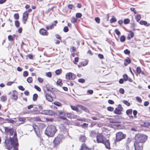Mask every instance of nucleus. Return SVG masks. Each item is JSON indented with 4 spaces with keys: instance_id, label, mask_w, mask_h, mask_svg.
Listing matches in <instances>:
<instances>
[{
    "instance_id": "obj_27",
    "label": "nucleus",
    "mask_w": 150,
    "mask_h": 150,
    "mask_svg": "<svg viewBox=\"0 0 150 150\" xmlns=\"http://www.w3.org/2000/svg\"><path fill=\"white\" fill-rule=\"evenodd\" d=\"M53 23L49 26L50 29H52L54 26L56 25V24L57 23V21H54Z\"/></svg>"
},
{
    "instance_id": "obj_38",
    "label": "nucleus",
    "mask_w": 150,
    "mask_h": 150,
    "mask_svg": "<svg viewBox=\"0 0 150 150\" xmlns=\"http://www.w3.org/2000/svg\"><path fill=\"white\" fill-rule=\"evenodd\" d=\"M76 118H76L77 119V120H78L80 121H83V122H85L86 121V119L84 118H78V116H77Z\"/></svg>"
},
{
    "instance_id": "obj_16",
    "label": "nucleus",
    "mask_w": 150,
    "mask_h": 150,
    "mask_svg": "<svg viewBox=\"0 0 150 150\" xmlns=\"http://www.w3.org/2000/svg\"><path fill=\"white\" fill-rule=\"evenodd\" d=\"M102 143L104 144L107 148L108 149L110 148V144L108 140L105 139L103 143Z\"/></svg>"
},
{
    "instance_id": "obj_24",
    "label": "nucleus",
    "mask_w": 150,
    "mask_h": 150,
    "mask_svg": "<svg viewBox=\"0 0 150 150\" xmlns=\"http://www.w3.org/2000/svg\"><path fill=\"white\" fill-rule=\"evenodd\" d=\"M19 121L22 122L20 124H22L24 123L26 121V119L24 117H20L18 118Z\"/></svg>"
},
{
    "instance_id": "obj_52",
    "label": "nucleus",
    "mask_w": 150,
    "mask_h": 150,
    "mask_svg": "<svg viewBox=\"0 0 150 150\" xmlns=\"http://www.w3.org/2000/svg\"><path fill=\"white\" fill-rule=\"evenodd\" d=\"M115 32L117 35H119L120 34V31L117 29H116L115 30Z\"/></svg>"
},
{
    "instance_id": "obj_22",
    "label": "nucleus",
    "mask_w": 150,
    "mask_h": 150,
    "mask_svg": "<svg viewBox=\"0 0 150 150\" xmlns=\"http://www.w3.org/2000/svg\"><path fill=\"white\" fill-rule=\"evenodd\" d=\"M79 140L82 142H84L86 140V138L84 135H80Z\"/></svg>"
},
{
    "instance_id": "obj_1",
    "label": "nucleus",
    "mask_w": 150,
    "mask_h": 150,
    "mask_svg": "<svg viewBox=\"0 0 150 150\" xmlns=\"http://www.w3.org/2000/svg\"><path fill=\"white\" fill-rule=\"evenodd\" d=\"M16 136L17 134L15 133L14 136L11 137L9 139H7L5 140L4 145L6 149L10 150L13 146L14 150H18V143Z\"/></svg>"
},
{
    "instance_id": "obj_19",
    "label": "nucleus",
    "mask_w": 150,
    "mask_h": 150,
    "mask_svg": "<svg viewBox=\"0 0 150 150\" xmlns=\"http://www.w3.org/2000/svg\"><path fill=\"white\" fill-rule=\"evenodd\" d=\"M80 150H91L90 149L87 147L85 144L83 143L81 146V148Z\"/></svg>"
},
{
    "instance_id": "obj_28",
    "label": "nucleus",
    "mask_w": 150,
    "mask_h": 150,
    "mask_svg": "<svg viewBox=\"0 0 150 150\" xmlns=\"http://www.w3.org/2000/svg\"><path fill=\"white\" fill-rule=\"evenodd\" d=\"M57 85L61 86L63 84V83H62V80L60 79H58L57 81Z\"/></svg>"
},
{
    "instance_id": "obj_51",
    "label": "nucleus",
    "mask_w": 150,
    "mask_h": 150,
    "mask_svg": "<svg viewBox=\"0 0 150 150\" xmlns=\"http://www.w3.org/2000/svg\"><path fill=\"white\" fill-rule=\"evenodd\" d=\"M8 39L9 41H13L14 40V38H13V36L11 35H9L8 36Z\"/></svg>"
},
{
    "instance_id": "obj_50",
    "label": "nucleus",
    "mask_w": 150,
    "mask_h": 150,
    "mask_svg": "<svg viewBox=\"0 0 150 150\" xmlns=\"http://www.w3.org/2000/svg\"><path fill=\"white\" fill-rule=\"evenodd\" d=\"M14 18L15 19L18 20L19 19V16L18 14L16 13L14 15Z\"/></svg>"
},
{
    "instance_id": "obj_23",
    "label": "nucleus",
    "mask_w": 150,
    "mask_h": 150,
    "mask_svg": "<svg viewBox=\"0 0 150 150\" xmlns=\"http://www.w3.org/2000/svg\"><path fill=\"white\" fill-rule=\"evenodd\" d=\"M43 90L45 94H46V93H48L47 91L50 92V88H48L47 86L43 88Z\"/></svg>"
},
{
    "instance_id": "obj_10",
    "label": "nucleus",
    "mask_w": 150,
    "mask_h": 150,
    "mask_svg": "<svg viewBox=\"0 0 150 150\" xmlns=\"http://www.w3.org/2000/svg\"><path fill=\"white\" fill-rule=\"evenodd\" d=\"M16 91H13L8 93V95H11V98L12 99L16 100L18 98V96L16 94Z\"/></svg>"
},
{
    "instance_id": "obj_9",
    "label": "nucleus",
    "mask_w": 150,
    "mask_h": 150,
    "mask_svg": "<svg viewBox=\"0 0 150 150\" xmlns=\"http://www.w3.org/2000/svg\"><path fill=\"white\" fill-rule=\"evenodd\" d=\"M123 108L120 105H119L116 108L114 111L115 114L120 115L121 113V112Z\"/></svg>"
},
{
    "instance_id": "obj_30",
    "label": "nucleus",
    "mask_w": 150,
    "mask_h": 150,
    "mask_svg": "<svg viewBox=\"0 0 150 150\" xmlns=\"http://www.w3.org/2000/svg\"><path fill=\"white\" fill-rule=\"evenodd\" d=\"M71 108L73 110L78 111L79 110V108L76 106H73L72 105L71 106Z\"/></svg>"
},
{
    "instance_id": "obj_47",
    "label": "nucleus",
    "mask_w": 150,
    "mask_h": 150,
    "mask_svg": "<svg viewBox=\"0 0 150 150\" xmlns=\"http://www.w3.org/2000/svg\"><path fill=\"white\" fill-rule=\"evenodd\" d=\"M78 81L80 83H83L85 82V80L83 79H78Z\"/></svg>"
},
{
    "instance_id": "obj_6",
    "label": "nucleus",
    "mask_w": 150,
    "mask_h": 150,
    "mask_svg": "<svg viewBox=\"0 0 150 150\" xmlns=\"http://www.w3.org/2000/svg\"><path fill=\"white\" fill-rule=\"evenodd\" d=\"M105 139V137L101 133H99L96 136V141L98 143H103Z\"/></svg>"
},
{
    "instance_id": "obj_25",
    "label": "nucleus",
    "mask_w": 150,
    "mask_h": 150,
    "mask_svg": "<svg viewBox=\"0 0 150 150\" xmlns=\"http://www.w3.org/2000/svg\"><path fill=\"white\" fill-rule=\"evenodd\" d=\"M134 33L132 32H130L128 34V36L127 37L128 39L129 40L133 38L134 36Z\"/></svg>"
},
{
    "instance_id": "obj_4",
    "label": "nucleus",
    "mask_w": 150,
    "mask_h": 150,
    "mask_svg": "<svg viewBox=\"0 0 150 150\" xmlns=\"http://www.w3.org/2000/svg\"><path fill=\"white\" fill-rule=\"evenodd\" d=\"M63 137L62 135H59L54 138L53 141V146L54 147L59 144L62 142Z\"/></svg>"
},
{
    "instance_id": "obj_34",
    "label": "nucleus",
    "mask_w": 150,
    "mask_h": 150,
    "mask_svg": "<svg viewBox=\"0 0 150 150\" xmlns=\"http://www.w3.org/2000/svg\"><path fill=\"white\" fill-rule=\"evenodd\" d=\"M120 40L122 42H124L125 40V37L124 35L122 36L120 38Z\"/></svg>"
},
{
    "instance_id": "obj_26",
    "label": "nucleus",
    "mask_w": 150,
    "mask_h": 150,
    "mask_svg": "<svg viewBox=\"0 0 150 150\" xmlns=\"http://www.w3.org/2000/svg\"><path fill=\"white\" fill-rule=\"evenodd\" d=\"M1 100L3 102H5L7 100L6 96H2L1 98Z\"/></svg>"
},
{
    "instance_id": "obj_62",
    "label": "nucleus",
    "mask_w": 150,
    "mask_h": 150,
    "mask_svg": "<svg viewBox=\"0 0 150 150\" xmlns=\"http://www.w3.org/2000/svg\"><path fill=\"white\" fill-rule=\"evenodd\" d=\"M125 61L126 62H127L129 64L131 62V60L128 57H127L126 59H125Z\"/></svg>"
},
{
    "instance_id": "obj_43",
    "label": "nucleus",
    "mask_w": 150,
    "mask_h": 150,
    "mask_svg": "<svg viewBox=\"0 0 150 150\" xmlns=\"http://www.w3.org/2000/svg\"><path fill=\"white\" fill-rule=\"evenodd\" d=\"M34 88L36 90H37L38 91L40 92L41 91V88L38 86L37 85H35Z\"/></svg>"
},
{
    "instance_id": "obj_46",
    "label": "nucleus",
    "mask_w": 150,
    "mask_h": 150,
    "mask_svg": "<svg viewBox=\"0 0 150 150\" xmlns=\"http://www.w3.org/2000/svg\"><path fill=\"white\" fill-rule=\"evenodd\" d=\"M136 98L137 101H138L139 103H142V100L140 97L138 96H137L136 97Z\"/></svg>"
},
{
    "instance_id": "obj_37",
    "label": "nucleus",
    "mask_w": 150,
    "mask_h": 150,
    "mask_svg": "<svg viewBox=\"0 0 150 150\" xmlns=\"http://www.w3.org/2000/svg\"><path fill=\"white\" fill-rule=\"evenodd\" d=\"M76 118H76L77 119V120H78L80 121H83V122H85L86 121V119L84 118H78V116H77Z\"/></svg>"
},
{
    "instance_id": "obj_40",
    "label": "nucleus",
    "mask_w": 150,
    "mask_h": 150,
    "mask_svg": "<svg viewBox=\"0 0 150 150\" xmlns=\"http://www.w3.org/2000/svg\"><path fill=\"white\" fill-rule=\"evenodd\" d=\"M97 118H98L99 120L101 118H103V116L100 114H98L96 115Z\"/></svg>"
},
{
    "instance_id": "obj_5",
    "label": "nucleus",
    "mask_w": 150,
    "mask_h": 150,
    "mask_svg": "<svg viewBox=\"0 0 150 150\" xmlns=\"http://www.w3.org/2000/svg\"><path fill=\"white\" fill-rule=\"evenodd\" d=\"M126 137V135L124 134L122 132H119L116 134L115 142L121 141L122 139H124Z\"/></svg>"
},
{
    "instance_id": "obj_44",
    "label": "nucleus",
    "mask_w": 150,
    "mask_h": 150,
    "mask_svg": "<svg viewBox=\"0 0 150 150\" xmlns=\"http://www.w3.org/2000/svg\"><path fill=\"white\" fill-rule=\"evenodd\" d=\"M123 102L125 104V105H127L128 106H129L130 105V104L129 103L127 102V100H124L123 101Z\"/></svg>"
},
{
    "instance_id": "obj_14",
    "label": "nucleus",
    "mask_w": 150,
    "mask_h": 150,
    "mask_svg": "<svg viewBox=\"0 0 150 150\" xmlns=\"http://www.w3.org/2000/svg\"><path fill=\"white\" fill-rule=\"evenodd\" d=\"M28 14L27 12H25L23 14V20L24 21H23L24 24H25V21L27 20L28 18Z\"/></svg>"
},
{
    "instance_id": "obj_20",
    "label": "nucleus",
    "mask_w": 150,
    "mask_h": 150,
    "mask_svg": "<svg viewBox=\"0 0 150 150\" xmlns=\"http://www.w3.org/2000/svg\"><path fill=\"white\" fill-rule=\"evenodd\" d=\"M67 115L68 118L71 119L77 118V115L72 113H67Z\"/></svg>"
},
{
    "instance_id": "obj_60",
    "label": "nucleus",
    "mask_w": 150,
    "mask_h": 150,
    "mask_svg": "<svg viewBox=\"0 0 150 150\" xmlns=\"http://www.w3.org/2000/svg\"><path fill=\"white\" fill-rule=\"evenodd\" d=\"M35 120L36 121L40 122L41 120L39 117H36L35 118Z\"/></svg>"
},
{
    "instance_id": "obj_45",
    "label": "nucleus",
    "mask_w": 150,
    "mask_h": 150,
    "mask_svg": "<svg viewBox=\"0 0 150 150\" xmlns=\"http://www.w3.org/2000/svg\"><path fill=\"white\" fill-rule=\"evenodd\" d=\"M130 20L128 19H125L124 21V23L125 24H127L129 23Z\"/></svg>"
},
{
    "instance_id": "obj_17",
    "label": "nucleus",
    "mask_w": 150,
    "mask_h": 150,
    "mask_svg": "<svg viewBox=\"0 0 150 150\" xmlns=\"http://www.w3.org/2000/svg\"><path fill=\"white\" fill-rule=\"evenodd\" d=\"M78 106L82 110H83L85 112H86L87 113H89V111L88 109L86 108L84 106H83L82 105H78Z\"/></svg>"
},
{
    "instance_id": "obj_18",
    "label": "nucleus",
    "mask_w": 150,
    "mask_h": 150,
    "mask_svg": "<svg viewBox=\"0 0 150 150\" xmlns=\"http://www.w3.org/2000/svg\"><path fill=\"white\" fill-rule=\"evenodd\" d=\"M40 33L42 35H47L48 33L47 32L46 30L44 29H41L39 31Z\"/></svg>"
},
{
    "instance_id": "obj_42",
    "label": "nucleus",
    "mask_w": 150,
    "mask_h": 150,
    "mask_svg": "<svg viewBox=\"0 0 150 150\" xmlns=\"http://www.w3.org/2000/svg\"><path fill=\"white\" fill-rule=\"evenodd\" d=\"M46 75L47 76L50 78L52 76L51 73L50 72H47L45 73Z\"/></svg>"
},
{
    "instance_id": "obj_32",
    "label": "nucleus",
    "mask_w": 150,
    "mask_h": 150,
    "mask_svg": "<svg viewBox=\"0 0 150 150\" xmlns=\"http://www.w3.org/2000/svg\"><path fill=\"white\" fill-rule=\"evenodd\" d=\"M139 23L141 25H145L148 26V25H147V22L145 21H140Z\"/></svg>"
},
{
    "instance_id": "obj_11",
    "label": "nucleus",
    "mask_w": 150,
    "mask_h": 150,
    "mask_svg": "<svg viewBox=\"0 0 150 150\" xmlns=\"http://www.w3.org/2000/svg\"><path fill=\"white\" fill-rule=\"evenodd\" d=\"M67 79L72 80L75 78V75L71 72L67 73L66 75Z\"/></svg>"
},
{
    "instance_id": "obj_59",
    "label": "nucleus",
    "mask_w": 150,
    "mask_h": 150,
    "mask_svg": "<svg viewBox=\"0 0 150 150\" xmlns=\"http://www.w3.org/2000/svg\"><path fill=\"white\" fill-rule=\"evenodd\" d=\"M28 75V71H25L23 73V76L24 77H26Z\"/></svg>"
},
{
    "instance_id": "obj_39",
    "label": "nucleus",
    "mask_w": 150,
    "mask_h": 150,
    "mask_svg": "<svg viewBox=\"0 0 150 150\" xmlns=\"http://www.w3.org/2000/svg\"><path fill=\"white\" fill-rule=\"evenodd\" d=\"M27 81L29 83H31L33 81V79L32 77H29L27 79Z\"/></svg>"
},
{
    "instance_id": "obj_49",
    "label": "nucleus",
    "mask_w": 150,
    "mask_h": 150,
    "mask_svg": "<svg viewBox=\"0 0 150 150\" xmlns=\"http://www.w3.org/2000/svg\"><path fill=\"white\" fill-rule=\"evenodd\" d=\"M54 104L55 105H57V106H60L61 105V103H60L59 102H57V101L55 102L54 103Z\"/></svg>"
},
{
    "instance_id": "obj_2",
    "label": "nucleus",
    "mask_w": 150,
    "mask_h": 150,
    "mask_svg": "<svg viewBox=\"0 0 150 150\" xmlns=\"http://www.w3.org/2000/svg\"><path fill=\"white\" fill-rule=\"evenodd\" d=\"M134 143L135 150H142V144L147 139V136L143 134L138 133L136 135Z\"/></svg>"
},
{
    "instance_id": "obj_56",
    "label": "nucleus",
    "mask_w": 150,
    "mask_h": 150,
    "mask_svg": "<svg viewBox=\"0 0 150 150\" xmlns=\"http://www.w3.org/2000/svg\"><path fill=\"white\" fill-rule=\"evenodd\" d=\"M82 16V14L81 13H78L76 14V17L77 18H80Z\"/></svg>"
},
{
    "instance_id": "obj_53",
    "label": "nucleus",
    "mask_w": 150,
    "mask_h": 150,
    "mask_svg": "<svg viewBox=\"0 0 150 150\" xmlns=\"http://www.w3.org/2000/svg\"><path fill=\"white\" fill-rule=\"evenodd\" d=\"M6 120L8 122L11 123H13L14 122V120H12V119H6Z\"/></svg>"
},
{
    "instance_id": "obj_57",
    "label": "nucleus",
    "mask_w": 150,
    "mask_h": 150,
    "mask_svg": "<svg viewBox=\"0 0 150 150\" xmlns=\"http://www.w3.org/2000/svg\"><path fill=\"white\" fill-rule=\"evenodd\" d=\"M124 53L126 54H129L130 53V52L127 49H126L124 51Z\"/></svg>"
},
{
    "instance_id": "obj_48",
    "label": "nucleus",
    "mask_w": 150,
    "mask_h": 150,
    "mask_svg": "<svg viewBox=\"0 0 150 150\" xmlns=\"http://www.w3.org/2000/svg\"><path fill=\"white\" fill-rule=\"evenodd\" d=\"M95 21L98 23H99L100 22V19L98 17H96L95 18Z\"/></svg>"
},
{
    "instance_id": "obj_64",
    "label": "nucleus",
    "mask_w": 150,
    "mask_h": 150,
    "mask_svg": "<svg viewBox=\"0 0 150 150\" xmlns=\"http://www.w3.org/2000/svg\"><path fill=\"white\" fill-rule=\"evenodd\" d=\"M38 80L39 82L40 83H42L43 81V79L40 77L38 78Z\"/></svg>"
},
{
    "instance_id": "obj_21",
    "label": "nucleus",
    "mask_w": 150,
    "mask_h": 150,
    "mask_svg": "<svg viewBox=\"0 0 150 150\" xmlns=\"http://www.w3.org/2000/svg\"><path fill=\"white\" fill-rule=\"evenodd\" d=\"M97 134L96 132L93 130L90 131V136L92 138H95L96 136V137Z\"/></svg>"
},
{
    "instance_id": "obj_55",
    "label": "nucleus",
    "mask_w": 150,
    "mask_h": 150,
    "mask_svg": "<svg viewBox=\"0 0 150 150\" xmlns=\"http://www.w3.org/2000/svg\"><path fill=\"white\" fill-rule=\"evenodd\" d=\"M107 110L109 111H112L114 110V108L111 107H108Z\"/></svg>"
},
{
    "instance_id": "obj_3",
    "label": "nucleus",
    "mask_w": 150,
    "mask_h": 150,
    "mask_svg": "<svg viewBox=\"0 0 150 150\" xmlns=\"http://www.w3.org/2000/svg\"><path fill=\"white\" fill-rule=\"evenodd\" d=\"M57 131L56 127L53 125L48 126L45 131V134L48 136H53Z\"/></svg>"
},
{
    "instance_id": "obj_8",
    "label": "nucleus",
    "mask_w": 150,
    "mask_h": 150,
    "mask_svg": "<svg viewBox=\"0 0 150 150\" xmlns=\"http://www.w3.org/2000/svg\"><path fill=\"white\" fill-rule=\"evenodd\" d=\"M33 127L36 134L38 137H40L41 136V134L38 126L36 125L33 124Z\"/></svg>"
},
{
    "instance_id": "obj_61",
    "label": "nucleus",
    "mask_w": 150,
    "mask_h": 150,
    "mask_svg": "<svg viewBox=\"0 0 150 150\" xmlns=\"http://www.w3.org/2000/svg\"><path fill=\"white\" fill-rule=\"evenodd\" d=\"M68 28L67 26H65L63 29V30L65 32H67L68 31Z\"/></svg>"
},
{
    "instance_id": "obj_41",
    "label": "nucleus",
    "mask_w": 150,
    "mask_h": 150,
    "mask_svg": "<svg viewBox=\"0 0 150 150\" xmlns=\"http://www.w3.org/2000/svg\"><path fill=\"white\" fill-rule=\"evenodd\" d=\"M123 78L124 80L125 81L128 80V77L127 75L126 74H125L123 75Z\"/></svg>"
},
{
    "instance_id": "obj_15",
    "label": "nucleus",
    "mask_w": 150,
    "mask_h": 150,
    "mask_svg": "<svg viewBox=\"0 0 150 150\" xmlns=\"http://www.w3.org/2000/svg\"><path fill=\"white\" fill-rule=\"evenodd\" d=\"M132 109L127 110L126 111V113L130 119H132L133 116L132 115Z\"/></svg>"
},
{
    "instance_id": "obj_31",
    "label": "nucleus",
    "mask_w": 150,
    "mask_h": 150,
    "mask_svg": "<svg viewBox=\"0 0 150 150\" xmlns=\"http://www.w3.org/2000/svg\"><path fill=\"white\" fill-rule=\"evenodd\" d=\"M110 21L111 23H114L116 21V19L114 16H112Z\"/></svg>"
},
{
    "instance_id": "obj_36",
    "label": "nucleus",
    "mask_w": 150,
    "mask_h": 150,
    "mask_svg": "<svg viewBox=\"0 0 150 150\" xmlns=\"http://www.w3.org/2000/svg\"><path fill=\"white\" fill-rule=\"evenodd\" d=\"M136 71L138 74H141L142 71L141 68L140 67H137L136 69Z\"/></svg>"
},
{
    "instance_id": "obj_12",
    "label": "nucleus",
    "mask_w": 150,
    "mask_h": 150,
    "mask_svg": "<svg viewBox=\"0 0 150 150\" xmlns=\"http://www.w3.org/2000/svg\"><path fill=\"white\" fill-rule=\"evenodd\" d=\"M50 93H46L45 94L47 100L50 102H52L53 100V98L51 96V94L53 93L51 91L50 92Z\"/></svg>"
},
{
    "instance_id": "obj_35",
    "label": "nucleus",
    "mask_w": 150,
    "mask_h": 150,
    "mask_svg": "<svg viewBox=\"0 0 150 150\" xmlns=\"http://www.w3.org/2000/svg\"><path fill=\"white\" fill-rule=\"evenodd\" d=\"M141 17L140 15H137L135 16V19L137 22H138L141 19Z\"/></svg>"
},
{
    "instance_id": "obj_7",
    "label": "nucleus",
    "mask_w": 150,
    "mask_h": 150,
    "mask_svg": "<svg viewBox=\"0 0 150 150\" xmlns=\"http://www.w3.org/2000/svg\"><path fill=\"white\" fill-rule=\"evenodd\" d=\"M5 132L7 134L9 133L11 136L13 135L15 133H16V132H14V130L13 128H9L8 127H4Z\"/></svg>"
},
{
    "instance_id": "obj_13",
    "label": "nucleus",
    "mask_w": 150,
    "mask_h": 150,
    "mask_svg": "<svg viewBox=\"0 0 150 150\" xmlns=\"http://www.w3.org/2000/svg\"><path fill=\"white\" fill-rule=\"evenodd\" d=\"M42 113L46 115H52L54 114V112L52 110H45L42 111Z\"/></svg>"
},
{
    "instance_id": "obj_54",
    "label": "nucleus",
    "mask_w": 150,
    "mask_h": 150,
    "mask_svg": "<svg viewBox=\"0 0 150 150\" xmlns=\"http://www.w3.org/2000/svg\"><path fill=\"white\" fill-rule=\"evenodd\" d=\"M15 25L17 27H18L19 26V23L18 21H15Z\"/></svg>"
},
{
    "instance_id": "obj_58",
    "label": "nucleus",
    "mask_w": 150,
    "mask_h": 150,
    "mask_svg": "<svg viewBox=\"0 0 150 150\" xmlns=\"http://www.w3.org/2000/svg\"><path fill=\"white\" fill-rule=\"evenodd\" d=\"M68 8L70 9H71L72 8L74 7V5L72 4H69L68 6Z\"/></svg>"
},
{
    "instance_id": "obj_29",
    "label": "nucleus",
    "mask_w": 150,
    "mask_h": 150,
    "mask_svg": "<svg viewBox=\"0 0 150 150\" xmlns=\"http://www.w3.org/2000/svg\"><path fill=\"white\" fill-rule=\"evenodd\" d=\"M38 96L37 94L35 93L34 94L33 96V100L34 101H36L38 98Z\"/></svg>"
},
{
    "instance_id": "obj_63",
    "label": "nucleus",
    "mask_w": 150,
    "mask_h": 150,
    "mask_svg": "<svg viewBox=\"0 0 150 150\" xmlns=\"http://www.w3.org/2000/svg\"><path fill=\"white\" fill-rule=\"evenodd\" d=\"M88 125V124L86 123H84L83 124L81 125V126L82 127H87Z\"/></svg>"
},
{
    "instance_id": "obj_33",
    "label": "nucleus",
    "mask_w": 150,
    "mask_h": 150,
    "mask_svg": "<svg viewBox=\"0 0 150 150\" xmlns=\"http://www.w3.org/2000/svg\"><path fill=\"white\" fill-rule=\"evenodd\" d=\"M62 72V70L61 69H59L56 70L55 71V74L56 75H58L60 74Z\"/></svg>"
}]
</instances>
